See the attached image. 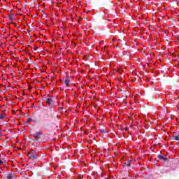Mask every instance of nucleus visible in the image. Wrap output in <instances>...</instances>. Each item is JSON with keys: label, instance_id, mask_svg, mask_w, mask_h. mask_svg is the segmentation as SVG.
Listing matches in <instances>:
<instances>
[{"label": "nucleus", "instance_id": "1", "mask_svg": "<svg viewBox=\"0 0 179 179\" xmlns=\"http://www.w3.org/2000/svg\"><path fill=\"white\" fill-rule=\"evenodd\" d=\"M46 104H47V112L52 111L54 110V101L52 97H49L46 99Z\"/></svg>", "mask_w": 179, "mask_h": 179}, {"label": "nucleus", "instance_id": "2", "mask_svg": "<svg viewBox=\"0 0 179 179\" xmlns=\"http://www.w3.org/2000/svg\"><path fill=\"white\" fill-rule=\"evenodd\" d=\"M34 138H35L36 140L41 139L44 136V135L42 134L41 131H38L36 133H34L33 134Z\"/></svg>", "mask_w": 179, "mask_h": 179}, {"label": "nucleus", "instance_id": "3", "mask_svg": "<svg viewBox=\"0 0 179 179\" xmlns=\"http://www.w3.org/2000/svg\"><path fill=\"white\" fill-rule=\"evenodd\" d=\"M29 159H31V160H34V159H36V154H33V152H30L29 154Z\"/></svg>", "mask_w": 179, "mask_h": 179}, {"label": "nucleus", "instance_id": "4", "mask_svg": "<svg viewBox=\"0 0 179 179\" xmlns=\"http://www.w3.org/2000/svg\"><path fill=\"white\" fill-rule=\"evenodd\" d=\"M131 163H132V160L127 159V160L125 161V162L124 164V166H131Z\"/></svg>", "mask_w": 179, "mask_h": 179}, {"label": "nucleus", "instance_id": "5", "mask_svg": "<svg viewBox=\"0 0 179 179\" xmlns=\"http://www.w3.org/2000/svg\"><path fill=\"white\" fill-rule=\"evenodd\" d=\"M64 83H65L66 87H69V83H71V80H69V79H66V80H64Z\"/></svg>", "mask_w": 179, "mask_h": 179}, {"label": "nucleus", "instance_id": "6", "mask_svg": "<svg viewBox=\"0 0 179 179\" xmlns=\"http://www.w3.org/2000/svg\"><path fill=\"white\" fill-rule=\"evenodd\" d=\"M4 118H6V115L5 113H0V120H3Z\"/></svg>", "mask_w": 179, "mask_h": 179}, {"label": "nucleus", "instance_id": "7", "mask_svg": "<svg viewBox=\"0 0 179 179\" xmlns=\"http://www.w3.org/2000/svg\"><path fill=\"white\" fill-rule=\"evenodd\" d=\"M158 157H159V159H161L162 160H164V162H166V160H167V158H166L162 155H159Z\"/></svg>", "mask_w": 179, "mask_h": 179}, {"label": "nucleus", "instance_id": "8", "mask_svg": "<svg viewBox=\"0 0 179 179\" xmlns=\"http://www.w3.org/2000/svg\"><path fill=\"white\" fill-rule=\"evenodd\" d=\"M174 141H179V135L178 136H173Z\"/></svg>", "mask_w": 179, "mask_h": 179}, {"label": "nucleus", "instance_id": "9", "mask_svg": "<svg viewBox=\"0 0 179 179\" xmlns=\"http://www.w3.org/2000/svg\"><path fill=\"white\" fill-rule=\"evenodd\" d=\"M12 174H8V176H7V179H12Z\"/></svg>", "mask_w": 179, "mask_h": 179}, {"label": "nucleus", "instance_id": "10", "mask_svg": "<svg viewBox=\"0 0 179 179\" xmlns=\"http://www.w3.org/2000/svg\"><path fill=\"white\" fill-rule=\"evenodd\" d=\"M0 164H3V162L0 159Z\"/></svg>", "mask_w": 179, "mask_h": 179}, {"label": "nucleus", "instance_id": "11", "mask_svg": "<svg viewBox=\"0 0 179 179\" xmlns=\"http://www.w3.org/2000/svg\"><path fill=\"white\" fill-rule=\"evenodd\" d=\"M78 179H83L82 177H79Z\"/></svg>", "mask_w": 179, "mask_h": 179}, {"label": "nucleus", "instance_id": "12", "mask_svg": "<svg viewBox=\"0 0 179 179\" xmlns=\"http://www.w3.org/2000/svg\"><path fill=\"white\" fill-rule=\"evenodd\" d=\"M0 136H1V134H0Z\"/></svg>", "mask_w": 179, "mask_h": 179}]
</instances>
